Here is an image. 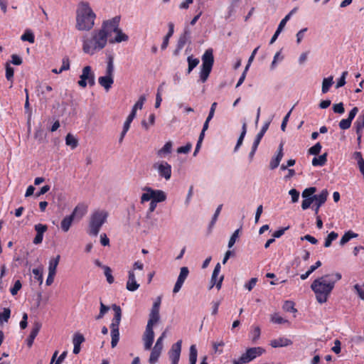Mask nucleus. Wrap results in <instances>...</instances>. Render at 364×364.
I'll return each mask as SVG.
<instances>
[{
  "label": "nucleus",
  "mask_w": 364,
  "mask_h": 364,
  "mask_svg": "<svg viewBox=\"0 0 364 364\" xmlns=\"http://www.w3.org/2000/svg\"><path fill=\"white\" fill-rule=\"evenodd\" d=\"M341 279L340 273L326 274L316 279L311 284V288L316 295L317 301L326 303L333 291L335 284Z\"/></svg>",
  "instance_id": "obj_1"
},
{
  "label": "nucleus",
  "mask_w": 364,
  "mask_h": 364,
  "mask_svg": "<svg viewBox=\"0 0 364 364\" xmlns=\"http://www.w3.org/2000/svg\"><path fill=\"white\" fill-rule=\"evenodd\" d=\"M107 36L104 29L94 30L90 36L82 39V50L84 53L92 55L102 50L107 45Z\"/></svg>",
  "instance_id": "obj_2"
},
{
  "label": "nucleus",
  "mask_w": 364,
  "mask_h": 364,
  "mask_svg": "<svg viewBox=\"0 0 364 364\" xmlns=\"http://www.w3.org/2000/svg\"><path fill=\"white\" fill-rule=\"evenodd\" d=\"M96 15L87 2H80L76 11V28L90 31L95 24Z\"/></svg>",
  "instance_id": "obj_3"
},
{
  "label": "nucleus",
  "mask_w": 364,
  "mask_h": 364,
  "mask_svg": "<svg viewBox=\"0 0 364 364\" xmlns=\"http://www.w3.org/2000/svg\"><path fill=\"white\" fill-rule=\"evenodd\" d=\"M108 213L105 210H95L90 217L87 234L96 237L102 227L107 222Z\"/></svg>",
  "instance_id": "obj_4"
},
{
  "label": "nucleus",
  "mask_w": 364,
  "mask_h": 364,
  "mask_svg": "<svg viewBox=\"0 0 364 364\" xmlns=\"http://www.w3.org/2000/svg\"><path fill=\"white\" fill-rule=\"evenodd\" d=\"M214 63L213 49H207L202 55V65L199 74L200 81L206 82L212 70Z\"/></svg>",
  "instance_id": "obj_5"
},
{
  "label": "nucleus",
  "mask_w": 364,
  "mask_h": 364,
  "mask_svg": "<svg viewBox=\"0 0 364 364\" xmlns=\"http://www.w3.org/2000/svg\"><path fill=\"white\" fill-rule=\"evenodd\" d=\"M265 349L262 347L248 348L245 353L237 358L232 360V364H246L249 363L255 358L261 356L265 353Z\"/></svg>",
  "instance_id": "obj_6"
},
{
  "label": "nucleus",
  "mask_w": 364,
  "mask_h": 364,
  "mask_svg": "<svg viewBox=\"0 0 364 364\" xmlns=\"http://www.w3.org/2000/svg\"><path fill=\"white\" fill-rule=\"evenodd\" d=\"M142 190L145 191V193H142L141 196V203H144L150 200L158 203L166 200V194L162 190L153 189L149 186H144Z\"/></svg>",
  "instance_id": "obj_7"
},
{
  "label": "nucleus",
  "mask_w": 364,
  "mask_h": 364,
  "mask_svg": "<svg viewBox=\"0 0 364 364\" xmlns=\"http://www.w3.org/2000/svg\"><path fill=\"white\" fill-rule=\"evenodd\" d=\"M77 83L81 87H85L87 84H89L90 86L95 85V74L92 71L90 66L87 65L83 68L82 74L80 76V80Z\"/></svg>",
  "instance_id": "obj_8"
},
{
  "label": "nucleus",
  "mask_w": 364,
  "mask_h": 364,
  "mask_svg": "<svg viewBox=\"0 0 364 364\" xmlns=\"http://www.w3.org/2000/svg\"><path fill=\"white\" fill-rule=\"evenodd\" d=\"M153 168L157 171L159 176L168 181L171 177V166L166 161H159L153 165Z\"/></svg>",
  "instance_id": "obj_9"
},
{
  "label": "nucleus",
  "mask_w": 364,
  "mask_h": 364,
  "mask_svg": "<svg viewBox=\"0 0 364 364\" xmlns=\"http://www.w3.org/2000/svg\"><path fill=\"white\" fill-rule=\"evenodd\" d=\"M328 196V192L326 189H323L320 193L317 194L315 201L312 205V209L314 211V215H318L319 208L326 203Z\"/></svg>",
  "instance_id": "obj_10"
},
{
  "label": "nucleus",
  "mask_w": 364,
  "mask_h": 364,
  "mask_svg": "<svg viewBox=\"0 0 364 364\" xmlns=\"http://www.w3.org/2000/svg\"><path fill=\"white\" fill-rule=\"evenodd\" d=\"M182 341L179 340L176 343L173 344L171 350L168 352L169 358L171 360V364H178L181 351Z\"/></svg>",
  "instance_id": "obj_11"
},
{
  "label": "nucleus",
  "mask_w": 364,
  "mask_h": 364,
  "mask_svg": "<svg viewBox=\"0 0 364 364\" xmlns=\"http://www.w3.org/2000/svg\"><path fill=\"white\" fill-rule=\"evenodd\" d=\"M188 274H189V269L187 267H183L181 268L179 275L177 278L176 282L173 289V292L174 294L178 293L181 290V289L185 280L187 279Z\"/></svg>",
  "instance_id": "obj_12"
},
{
  "label": "nucleus",
  "mask_w": 364,
  "mask_h": 364,
  "mask_svg": "<svg viewBox=\"0 0 364 364\" xmlns=\"http://www.w3.org/2000/svg\"><path fill=\"white\" fill-rule=\"evenodd\" d=\"M359 109L357 107H354L348 113V118L343 119L340 121L338 126L339 128L342 130H346L349 129L351 126L352 121L358 114Z\"/></svg>",
  "instance_id": "obj_13"
},
{
  "label": "nucleus",
  "mask_w": 364,
  "mask_h": 364,
  "mask_svg": "<svg viewBox=\"0 0 364 364\" xmlns=\"http://www.w3.org/2000/svg\"><path fill=\"white\" fill-rule=\"evenodd\" d=\"M119 17H114L111 20L105 21L100 29H104L105 32L108 36L109 33L112 32H115L117 29H119Z\"/></svg>",
  "instance_id": "obj_14"
},
{
  "label": "nucleus",
  "mask_w": 364,
  "mask_h": 364,
  "mask_svg": "<svg viewBox=\"0 0 364 364\" xmlns=\"http://www.w3.org/2000/svg\"><path fill=\"white\" fill-rule=\"evenodd\" d=\"M221 266L220 263H218L213 272L212 277H211V287L212 288L213 286H215L216 288L219 290L221 288L222 282L223 281L224 277L223 275H221L220 277H218V275L220 272Z\"/></svg>",
  "instance_id": "obj_15"
},
{
  "label": "nucleus",
  "mask_w": 364,
  "mask_h": 364,
  "mask_svg": "<svg viewBox=\"0 0 364 364\" xmlns=\"http://www.w3.org/2000/svg\"><path fill=\"white\" fill-rule=\"evenodd\" d=\"M80 208H81L75 207L71 215L65 216L63 219L60 223V228L63 232H67L70 230L73 224V220L75 217L77 215V212Z\"/></svg>",
  "instance_id": "obj_16"
},
{
  "label": "nucleus",
  "mask_w": 364,
  "mask_h": 364,
  "mask_svg": "<svg viewBox=\"0 0 364 364\" xmlns=\"http://www.w3.org/2000/svg\"><path fill=\"white\" fill-rule=\"evenodd\" d=\"M114 316L110 325L111 331H119V326L122 318V309L119 306L113 304L112 306Z\"/></svg>",
  "instance_id": "obj_17"
},
{
  "label": "nucleus",
  "mask_w": 364,
  "mask_h": 364,
  "mask_svg": "<svg viewBox=\"0 0 364 364\" xmlns=\"http://www.w3.org/2000/svg\"><path fill=\"white\" fill-rule=\"evenodd\" d=\"M154 339V332L153 329L146 328L144 333L142 340L144 349L149 350L151 349Z\"/></svg>",
  "instance_id": "obj_18"
},
{
  "label": "nucleus",
  "mask_w": 364,
  "mask_h": 364,
  "mask_svg": "<svg viewBox=\"0 0 364 364\" xmlns=\"http://www.w3.org/2000/svg\"><path fill=\"white\" fill-rule=\"evenodd\" d=\"M139 284L136 281L135 273L133 270L128 272V280L127 282L126 288L129 291H135L139 287Z\"/></svg>",
  "instance_id": "obj_19"
},
{
  "label": "nucleus",
  "mask_w": 364,
  "mask_h": 364,
  "mask_svg": "<svg viewBox=\"0 0 364 364\" xmlns=\"http://www.w3.org/2000/svg\"><path fill=\"white\" fill-rule=\"evenodd\" d=\"M284 156L283 153V144L281 143L279 146L277 155L272 159L269 163V168L272 170L275 169L279 165L281 160Z\"/></svg>",
  "instance_id": "obj_20"
},
{
  "label": "nucleus",
  "mask_w": 364,
  "mask_h": 364,
  "mask_svg": "<svg viewBox=\"0 0 364 364\" xmlns=\"http://www.w3.org/2000/svg\"><path fill=\"white\" fill-rule=\"evenodd\" d=\"M292 344V341L286 337H279L270 341L272 348L286 347Z\"/></svg>",
  "instance_id": "obj_21"
},
{
  "label": "nucleus",
  "mask_w": 364,
  "mask_h": 364,
  "mask_svg": "<svg viewBox=\"0 0 364 364\" xmlns=\"http://www.w3.org/2000/svg\"><path fill=\"white\" fill-rule=\"evenodd\" d=\"M99 84L107 92L114 83V77L105 75L98 78Z\"/></svg>",
  "instance_id": "obj_22"
},
{
  "label": "nucleus",
  "mask_w": 364,
  "mask_h": 364,
  "mask_svg": "<svg viewBox=\"0 0 364 364\" xmlns=\"http://www.w3.org/2000/svg\"><path fill=\"white\" fill-rule=\"evenodd\" d=\"M41 328V324L39 322H35L33 323L30 335L27 338V345L28 347L33 345L34 339L37 336Z\"/></svg>",
  "instance_id": "obj_23"
},
{
  "label": "nucleus",
  "mask_w": 364,
  "mask_h": 364,
  "mask_svg": "<svg viewBox=\"0 0 364 364\" xmlns=\"http://www.w3.org/2000/svg\"><path fill=\"white\" fill-rule=\"evenodd\" d=\"M114 33L117 35L114 39L109 40L111 43H121L122 41H127L129 40L128 36L123 33L120 28L117 29Z\"/></svg>",
  "instance_id": "obj_24"
},
{
  "label": "nucleus",
  "mask_w": 364,
  "mask_h": 364,
  "mask_svg": "<svg viewBox=\"0 0 364 364\" xmlns=\"http://www.w3.org/2000/svg\"><path fill=\"white\" fill-rule=\"evenodd\" d=\"M173 29H174L173 23L171 22L168 23V31L167 34L166 35V36L164 37L163 43L161 46L162 50H164L167 48L168 41H169V38L172 36V35L173 33Z\"/></svg>",
  "instance_id": "obj_25"
},
{
  "label": "nucleus",
  "mask_w": 364,
  "mask_h": 364,
  "mask_svg": "<svg viewBox=\"0 0 364 364\" xmlns=\"http://www.w3.org/2000/svg\"><path fill=\"white\" fill-rule=\"evenodd\" d=\"M190 37V32L188 30H186L184 33L179 37V39L177 43V49L181 50L186 43L188 41Z\"/></svg>",
  "instance_id": "obj_26"
},
{
  "label": "nucleus",
  "mask_w": 364,
  "mask_h": 364,
  "mask_svg": "<svg viewBox=\"0 0 364 364\" xmlns=\"http://www.w3.org/2000/svg\"><path fill=\"white\" fill-rule=\"evenodd\" d=\"M173 144L171 141H167L164 146L157 151V155L159 157H163L166 154H169L172 151Z\"/></svg>",
  "instance_id": "obj_27"
},
{
  "label": "nucleus",
  "mask_w": 364,
  "mask_h": 364,
  "mask_svg": "<svg viewBox=\"0 0 364 364\" xmlns=\"http://www.w3.org/2000/svg\"><path fill=\"white\" fill-rule=\"evenodd\" d=\"M269 124H270V122H269H269H266L263 124V126H262V127L261 130H260V131H259V132L257 134L256 138H255V141H254V142H253V143L257 144H258V145L259 144V143H260V141H261V140H262V137L264 136V134H265V133H266V132L267 131V129H268V128H269Z\"/></svg>",
  "instance_id": "obj_28"
},
{
  "label": "nucleus",
  "mask_w": 364,
  "mask_h": 364,
  "mask_svg": "<svg viewBox=\"0 0 364 364\" xmlns=\"http://www.w3.org/2000/svg\"><path fill=\"white\" fill-rule=\"evenodd\" d=\"M161 349L154 346L149 360L150 364H155L158 361L159 358L160 357V355L161 353Z\"/></svg>",
  "instance_id": "obj_29"
},
{
  "label": "nucleus",
  "mask_w": 364,
  "mask_h": 364,
  "mask_svg": "<svg viewBox=\"0 0 364 364\" xmlns=\"http://www.w3.org/2000/svg\"><path fill=\"white\" fill-rule=\"evenodd\" d=\"M327 161V154L325 153L318 157H314L312 159V165L314 166H323Z\"/></svg>",
  "instance_id": "obj_30"
},
{
  "label": "nucleus",
  "mask_w": 364,
  "mask_h": 364,
  "mask_svg": "<svg viewBox=\"0 0 364 364\" xmlns=\"http://www.w3.org/2000/svg\"><path fill=\"white\" fill-rule=\"evenodd\" d=\"M247 133V124L246 122H244L242 124V132H241V134L237 139V144L235 146V149H234V151L236 152L239 148L240 147V146L242 145V141H243V139L245 136V134Z\"/></svg>",
  "instance_id": "obj_31"
},
{
  "label": "nucleus",
  "mask_w": 364,
  "mask_h": 364,
  "mask_svg": "<svg viewBox=\"0 0 364 364\" xmlns=\"http://www.w3.org/2000/svg\"><path fill=\"white\" fill-rule=\"evenodd\" d=\"M60 259V256L57 255L55 257L51 258L50 259L49 266H48V272L56 274V269L59 264Z\"/></svg>",
  "instance_id": "obj_32"
},
{
  "label": "nucleus",
  "mask_w": 364,
  "mask_h": 364,
  "mask_svg": "<svg viewBox=\"0 0 364 364\" xmlns=\"http://www.w3.org/2000/svg\"><path fill=\"white\" fill-rule=\"evenodd\" d=\"M159 314H149V318L146 328L153 329L154 326L159 321Z\"/></svg>",
  "instance_id": "obj_33"
},
{
  "label": "nucleus",
  "mask_w": 364,
  "mask_h": 364,
  "mask_svg": "<svg viewBox=\"0 0 364 364\" xmlns=\"http://www.w3.org/2000/svg\"><path fill=\"white\" fill-rule=\"evenodd\" d=\"M358 236L357 233L353 232L351 230L346 232L341 237L340 240V245H343L347 243L350 239L355 238Z\"/></svg>",
  "instance_id": "obj_34"
},
{
  "label": "nucleus",
  "mask_w": 364,
  "mask_h": 364,
  "mask_svg": "<svg viewBox=\"0 0 364 364\" xmlns=\"http://www.w3.org/2000/svg\"><path fill=\"white\" fill-rule=\"evenodd\" d=\"M333 77L330 76L328 77L324 78L322 82V88L321 91L323 94L327 93L329 91L330 87L333 85Z\"/></svg>",
  "instance_id": "obj_35"
},
{
  "label": "nucleus",
  "mask_w": 364,
  "mask_h": 364,
  "mask_svg": "<svg viewBox=\"0 0 364 364\" xmlns=\"http://www.w3.org/2000/svg\"><path fill=\"white\" fill-rule=\"evenodd\" d=\"M21 40L23 41H28L33 43L35 41V36L33 33L30 29L25 31L24 33L21 36Z\"/></svg>",
  "instance_id": "obj_36"
},
{
  "label": "nucleus",
  "mask_w": 364,
  "mask_h": 364,
  "mask_svg": "<svg viewBox=\"0 0 364 364\" xmlns=\"http://www.w3.org/2000/svg\"><path fill=\"white\" fill-rule=\"evenodd\" d=\"M187 61L188 63L187 73L189 74L198 65L200 61L198 58H195L193 56H188Z\"/></svg>",
  "instance_id": "obj_37"
},
{
  "label": "nucleus",
  "mask_w": 364,
  "mask_h": 364,
  "mask_svg": "<svg viewBox=\"0 0 364 364\" xmlns=\"http://www.w3.org/2000/svg\"><path fill=\"white\" fill-rule=\"evenodd\" d=\"M198 352L195 345L190 347L189 363L190 364H196Z\"/></svg>",
  "instance_id": "obj_38"
},
{
  "label": "nucleus",
  "mask_w": 364,
  "mask_h": 364,
  "mask_svg": "<svg viewBox=\"0 0 364 364\" xmlns=\"http://www.w3.org/2000/svg\"><path fill=\"white\" fill-rule=\"evenodd\" d=\"M355 132H363L364 129V114L358 117L354 123Z\"/></svg>",
  "instance_id": "obj_39"
},
{
  "label": "nucleus",
  "mask_w": 364,
  "mask_h": 364,
  "mask_svg": "<svg viewBox=\"0 0 364 364\" xmlns=\"http://www.w3.org/2000/svg\"><path fill=\"white\" fill-rule=\"evenodd\" d=\"M261 330L259 326H252L250 336L252 342H256L260 337Z\"/></svg>",
  "instance_id": "obj_40"
},
{
  "label": "nucleus",
  "mask_w": 364,
  "mask_h": 364,
  "mask_svg": "<svg viewBox=\"0 0 364 364\" xmlns=\"http://www.w3.org/2000/svg\"><path fill=\"white\" fill-rule=\"evenodd\" d=\"M317 194L313 196V198H304L301 203V208L305 210L311 207V205L315 201Z\"/></svg>",
  "instance_id": "obj_41"
},
{
  "label": "nucleus",
  "mask_w": 364,
  "mask_h": 364,
  "mask_svg": "<svg viewBox=\"0 0 364 364\" xmlns=\"http://www.w3.org/2000/svg\"><path fill=\"white\" fill-rule=\"evenodd\" d=\"M146 101V97L145 95H141L138 100V101L134 104L133 106L132 111L136 114L137 109H141L144 105V102Z\"/></svg>",
  "instance_id": "obj_42"
},
{
  "label": "nucleus",
  "mask_w": 364,
  "mask_h": 364,
  "mask_svg": "<svg viewBox=\"0 0 364 364\" xmlns=\"http://www.w3.org/2000/svg\"><path fill=\"white\" fill-rule=\"evenodd\" d=\"M65 144L70 146L73 149L77 146V140L70 134H68L65 138Z\"/></svg>",
  "instance_id": "obj_43"
},
{
  "label": "nucleus",
  "mask_w": 364,
  "mask_h": 364,
  "mask_svg": "<svg viewBox=\"0 0 364 364\" xmlns=\"http://www.w3.org/2000/svg\"><path fill=\"white\" fill-rule=\"evenodd\" d=\"M338 235L336 232H330L327 237L325 240L324 242V247H328L331 245V243L333 240H335L338 237Z\"/></svg>",
  "instance_id": "obj_44"
},
{
  "label": "nucleus",
  "mask_w": 364,
  "mask_h": 364,
  "mask_svg": "<svg viewBox=\"0 0 364 364\" xmlns=\"http://www.w3.org/2000/svg\"><path fill=\"white\" fill-rule=\"evenodd\" d=\"M316 191V187H309V188H305L301 193V196L303 198H313V196L315 195L314 193Z\"/></svg>",
  "instance_id": "obj_45"
},
{
  "label": "nucleus",
  "mask_w": 364,
  "mask_h": 364,
  "mask_svg": "<svg viewBox=\"0 0 364 364\" xmlns=\"http://www.w3.org/2000/svg\"><path fill=\"white\" fill-rule=\"evenodd\" d=\"M114 66L113 63V58L109 57L107 64L106 75L114 77Z\"/></svg>",
  "instance_id": "obj_46"
},
{
  "label": "nucleus",
  "mask_w": 364,
  "mask_h": 364,
  "mask_svg": "<svg viewBox=\"0 0 364 364\" xmlns=\"http://www.w3.org/2000/svg\"><path fill=\"white\" fill-rule=\"evenodd\" d=\"M32 272L34 275L35 279L39 282V284H41L43 283V268H36L33 269Z\"/></svg>",
  "instance_id": "obj_47"
},
{
  "label": "nucleus",
  "mask_w": 364,
  "mask_h": 364,
  "mask_svg": "<svg viewBox=\"0 0 364 364\" xmlns=\"http://www.w3.org/2000/svg\"><path fill=\"white\" fill-rule=\"evenodd\" d=\"M283 309L287 312H296L294 308V303L292 301H286L283 305Z\"/></svg>",
  "instance_id": "obj_48"
},
{
  "label": "nucleus",
  "mask_w": 364,
  "mask_h": 364,
  "mask_svg": "<svg viewBox=\"0 0 364 364\" xmlns=\"http://www.w3.org/2000/svg\"><path fill=\"white\" fill-rule=\"evenodd\" d=\"M111 346L112 348H114L119 340V331H111Z\"/></svg>",
  "instance_id": "obj_49"
},
{
  "label": "nucleus",
  "mask_w": 364,
  "mask_h": 364,
  "mask_svg": "<svg viewBox=\"0 0 364 364\" xmlns=\"http://www.w3.org/2000/svg\"><path fill=\"white\" fill-rule=\"evenodd\" d=\"M104 273L107 278V281L109 284H112L114 282V277L112 275V270L111 269L107 266L103 267Z\"/></svg>",
  "instance_id": "obj_50"
},
{
  "label": "nucleus",
  "mask_w": 364,
  "mask_h": 364,
  "mask_svg": "<svg viewBox=\"0 0 364 364\" xmlns=\"http://www.w3.org/2000/svg\"><path fill=\"white\" fill-rule=\"evenodd\" d=\"M14 70L9 63L6 64V77L8 80L13 82Z\"/></svg>",
  "instance_id": "obj_51"
},
{
  "label": "nucleus",
  "mask_w": 364,
  "mask_h": 364,
  "mask_svg": "<svg viewBox=\"0 0 364 364\" xmlns=\"http://www.w3.org/2000/svg\"><path fill=\"white\" fill-rule=\"evenodd\" d=\"M136 114L134 113V111L130 112L123 125V127L125 128V129H129L131 123L135 118Z\"/></svg>",
  "instance_id": "obj_52"
},
{
  "label": "nucleus",
  "mask_w": 364,
  "mask_h": 364,
  "mask_svg": "<svg viewBox=\"0 0 364 364\" xmlns=\"http://www.w3.org/2000/svg\"><path fill=\"white\" fill-rule=\"evenodd\" d=\"M85 341L83 335L76 333L73 338V345L80 346Z\"/></svg>",
  "instance_id": "obj_53"
},
{
  "label": "nucleus",
  "mask_w": 364,
  "mask_h": 364,
  "mask_svg": "<svg viewBox=\"0 0 364 364\" xmlns=\"http://www.w3.org/2000/svg\"><path fill=\"white\" fill-rule=\"evenodd\" d=\"M321 145L319 142L316 143L315 145H314L313 146H311L308 152L309 154H311V155H317L320 153L321 150Z\"/></svg>",
  "instance_id": "obj_54"
},
{
  "label": "nucleus",
  "mask_w": 364,
  "mask_h": 364,
  "mask_svg": "<svg viewBox=\"0 0 364 364\" xmlns=\"http://www.w3.org/2000/svg\"><path fill=\"white\" fill-rule=\"evenodd\" d=\"M11 314L9 309H4L3 312L0 313V323L8 321Z\"/></svg>",
  "instance_id": "obj_55"
},
{
  "label": "nucleus",
  "mask_w": 364,
  "mask_h": 364,
  "mask_svg": "<svg viewBox=\"0 0 364 364\" xmlns=\"http://www.w3.org/2000/svg\"><path fill=\"white\" fill-rule=\"evenodd\" d=\"M239 232H240V229H237L231 235V237L229 240V242H228V247L229 248H231L235 245L237 239L239 237Z\"/></svg>",
  "instance_id": "obj_56"
},
{
  "label": "nucleus",
  "mask_w": 364,
  "mask_h": 364,
  "mask_svg": "<svg viewBox=\"0 0 364 364\" xmlns=\"http://www.w3.org/2000/svg\"><path fill=\"white\" fill-rule=\"evenodd\" d=\"M223 205H219L218 208L215 210V212L213 216L212 220L210 223L209 228H211L215 223L216 220H218V215H220V213L221 211Z\"/></svg>",
  "instance_id": "obj_57"
},
{
  "label": "nucleus",
  "mask_w": 364,
  "mask_h": 364,
  "mask_svg": "<svg viewBox=\"0 0 364 364\" xmlns=\"http://www.w3.org/2000/svg\"><path fill=\"white\" fill-rule=\"evenodd\" d=\"M34 229L36 231V234L43 235L47 231L48 227L46 225L38 223L35 225Z\"/></svg>",
  "instance_id": "obj_58"
},
{
  "label": "nucleus",
  "mask_w": 364,
  "mask_h": 364,
  "mask_svg": "<svg viewBox=\"0 0 364 364\" xmlns=\"http://www.w3.org/2000/svg\"><path fill=\"white\" fill-rule=\"evenodd\" d=\"M289 194L291 198L292 203H296L299 198V192L295 188H292L289 191Z\"/></svg>",
  "instance_id": "obj_59"
},
{
  "label": "nucleus",
  "mask_w": 364,
  "mask_h": 364,
  "mask_svg": "<svg viewBox=\"0 0 364 364\" xmlns=\"http://www.w3.org/2000/svg\"><path fill=\"white\" fill-rule=\"evenodd\" d=\"M333 110L335 113L343 114L345 112L344 105L343 102L334 104L333 105Z\"/></svg>",
  "instance_id": "obj_60"
},
{
  "label": "nucleus",
  "mask_w": 364,
  "mask_h": 364,
  "mask_svg": "<svg viewBox=\"0 0 364 364\" xmlns=\"http://www.w3.org/2000/svg\"><path fill=\"white\" fill-rule=\"evenodd\" d=\"M192 148V144L188 143L186 146H180L177 149V153L178 154H188Z\"/></svg>",
  "instance_id": "obj_61"
},
{
  "label": "nucleus",
  "mask_w": 364,
  "mask_h": 364,
  "mask_svg": "<svg viewBox=\"0 0 364 364\" xmlns=\"http://www.w3.org/2000/svg\"><path fill=\"white\" fill-rule=\"evenodd\" d=\"M348 75V72L344 71L343 72L341 77L338 79L337 84H336V88H339L341 87H343L346 84V77Z\"/></svg>",
  "instance_id": "obj_62"
},
{
  "label": "nucleus",
  "mask_w": 364,
  "mask_h": 364,
  "mask_svg": "<svg viewBox=\"0 0 364 364\" xmlns=\"http://www.w3.org/2000/svg\"><path fill=\"white\" fill-rule=\"evenodd\" d=\"M354 289L356 291L357 294L359 295V296L364 300V284L362 285L360 284H355L354 286Z\"/></svg>",
  "instance_id": "obj_63"
},
{
  "label": "nucleus",
  "mask_w": 364,
  "mask_h": 364,
  "mask_svg": "<svg viewBox=\"0 0 364 364\" xmlns=\"http://www.w3.org/2000/svg\"><path fill=\"white\" fill-rule=\"evenodd\" d=\"M21 283L19 280L16 281L14 287L10 289L11 294L14 296L21 288Z\"/></svg>",
  "instance_id": "obj_64"
}]
</instances>
